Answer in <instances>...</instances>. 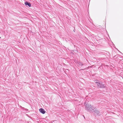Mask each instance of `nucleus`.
<instances>
[{
  "instance_id": "nucleus-2",
  "label": "nucleus",
  "mask_w": 123,
  "mask_h": 123,
  "mask_svg": "<svg viewBox=\"0 0 123 123\" xmlns=\"http://www.w3.org/2000/svg\"><path fill=\"white\" fill-rule=\"evenodd\" d=\"M97 86L98 87L101 88H104L105 86V85L103 84V83L101 82L100 83H97Z\"/></svg>"
},
{
  "instance_id": "nucleus-6",
  "label": "nucleus",
  "mask_w": 123,
  "mask_h": 123,
  "mask_svg": "<svg viewBox=\"0 0 123 123\" xmlns=\"http://www.w3.org/2000/svg\"><path fill=\"white\" fill-rule=\"evenodd\" d=\"M95 82L96 83L97 85V83H100V82H99L98 80H95Z\"/></svg>"
},
{
  "instance_id": "nucleus-4",
  "label": "nucleus",
  "mask_w": 123,
  "mask_h": 123,
  "mask_svg": "<svg viewBox=\"0 0 123 123\" xmlns=\"http://www.w3.org/2000/svg\"><path fill=\"white\" fill-rule=\"evenodd\" d=\"M43 114H44L45 113V111L44 110L43 108H41L39 110Z\"/></svg>"
},
{
  "instance_id": "nucleus-7",
  "label": "nucleus",
  "mask_w": 123,
  "mask_h": 123,
  "mask_svg": "<svg viewBox=\"0 0 123 123\" xmlns=\"http://www.w3.org/2000/svg\"><path fill=\"white\" fill-rule=\"evenodd\" d=\"M80 66H82L83 65L82 63H80Z\"/></svg>"
},
{
  "instance_id": "nucleus-1",
  "label": "nucleus",
  "mask_w": 123,
  "mask_h": 123,
  "mask_svg": "<svg viewBox=\"0 0 123 123\" xmlns=\"http://www.w3.org/2000/svg\"><path fill=\"white\" fill-rule=\"evenodd\" d=\"M85 109L86 110L90 113L92 112L93 111V109H94V107L91 106L90 104H87L86 105H85Z\"/></svg>"
},
{
  "instance_id": "nucleus-3",
  "label": "nucleus",
  "mask_w": 123,
  "mask_h": 123,
  "mask_svg": "<svg viewBox=\"0 0 123 123\" xmlns=\"http://www.w3.org/2000/svg\"><path fill=\"white\" fill-rule=\"evenodd\" d=\"M93 111L91 113H95L97 115L99 116V111L95 107H94V109H93Z\"/></svg>"
},
{
  "instance_id": "nucleus-8",
  "label": "nucleus",
  "mask_w": 123,
  "mask_h": 123,
  "mask_svg": "<svg viewBox=\"0 0 123 123\" xmlns=\"http://www.w3.org/2000/svg\"><path fill=\"white\" fill-rule=\"evenodd\" d=\"M0 38H1V37H0Z\"/></svg>"
},
{
  "instance_id": "nucleus-5",
  "label": "nucleus",
  "mask_w": 123,
  "mask_h": 123,
  "mask_svg": "<svg viewBox=\"0 0 123 123\" xmlns=\"http://www.w3.org/2000/svg\"><path fill=\"white\" fill-rule=\"evenodd\" d=\"M25 4L26 5H28L29 7H30L31 6V5L30 3L29 2H28L27 1H26L25 3Z\"/></svg>"
}]
</instances>
